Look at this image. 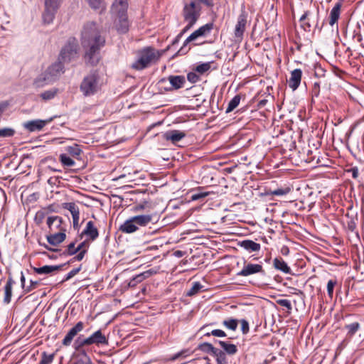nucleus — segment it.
Segmentation results:
<instances>
[{"instance_id":"obj_11","label":"nucleus","mask_w":364,"mask_h":364,"mask_svg":"<svg viewBox=\"0 0 364 364\" xmlns=\"http://www.w3.org/2000/svg\"><path fill=\"white\" fill-rule=\"evenodd\" d=\"M114 26L119 33H126L129 28V21L127 14H116V18L114 21Z\"/></svg>"},{"instance_id":"obj_58","label":"nucleus","mask_w":364,"mask_h":364,"mask_svg":"<svg viewBox=\"0 0 364 364\" xmlns=\"http://www.w3.org/2000/svg\"><path fill=\"white\" fill-rule=\"evenodd\" d=\"M40 285V282H38V281H31L30 282V285L29 286H27L26 287V289H24V292L25 293H28L34 289H36L37 287H38V286Z\"/></svg>"},{"instance_id":"obj_44","label":"nucleus","mask_w":364,"mask_h":364,"mask_svg":"<svg viewBox=\"0 0 364 364\" xmlns=\"http://www.w3.org/2000/svg\"><path fill=\"white\" fill-rule=\"evenodd\" d=\"M203 286L198 282H196L193 284L192 287L187 291L186 295L188 296H192L198 294Z\"/></svg>"},{"instance_id":"obj_57","label":"nucleus","mask_w":364,"mask_h":364,"mask_svg":"<svg viewBox=\"0 0 364 364\" xmlns=\"http://www.w3.org/2000/svg\"><path fill=\"white\" fill-rule=\"evenodd\" d=\"M277 303L279 305L287 308L288 310H291L292 309L291 301L288 299H277Z\"/></svg>"},{"instance_id":"obj_21","label":"nucleus","mask_w":364,"mask_h":364,"mask_svg":"<svg viewBox=\"0 0 364 364\" xmlns=\"http://www.w3.org/2000/svg\"><path fill=\"white\" fill-rule=\"evenodd\" d=\"M129 0H114L112 10L115 14H127Z\"/></svg>"},{"instance_id":"obj_2","label":"nucleus","mask_w":364,"mask_h":364,"mask_svg":"<svg viewBox=\"0 0 364 364\" xmlns=\"http://www.w3.org/2000/svg\"><path fill=\"white\" fill-rule=\"evenodd\" d=\"M161 215L157 212H151L146 214H139L130 217L122 224L119 230L127 234L134 233L139 230L140 228H145L156 225Z\"/></svg>"},{"instance_id":"obj_40","label":"nucleus","mask_w":364,"mask_h":364,"mask_svg":"<svg viewBox=\"0 0 364 364\" xmlns=\"http://www.w3.org/2000/svg\"><path fill=\"white\" fill-rule=\"evenodd\" d=\"M60 163L66 167H72L75 165V161L66 154H61L59 156Z\"/></svg>"},{"instance_id":"obj_55","label":"nucleus","mask_w":364,"mask_h":364,"mask_svg":"<svg viewBox=\"0 0 364 364\" xmlns=\"http://www.w3.org/2000/svg\"><path fill=\"white\" fill-rule=\"evenodd\" d=\"M81 356L82 357L78 359L77 364H92L90 358L85 351L82 352Z\"/></svg>"},{"instance_id":"obj_4","label":"nucleus","mask_w":364,"mask_h":364,"mask_svg":"<svg viewBox=\"0 0 364 364\" xmlns=\"http://www.w3.org/2000/svg\"><path fill=\"white\" fill-rule=\"evenodd\" d=\"M162 52L151 46L144 47L137 52V60L132 65V68L136 70H144L152 64L156 63Z\"/></svg>"},{"instance_id":"obj_15","label":"nucleus","mask_w":364,"mask_h":364,"mask_svg":"<svg viewBox=\"0 0 364 364\" xmlns=\"http://www.w3.org/2000/svg\"><path fill=\"white\" fill-rule=\"evenodd\" d=\"M85 327L84 323L82 321L77 322L65 335V338L62 341V344L65 346H69L74 337L80 331L83 330Z\"/></svg>"},{"instance_id":"obj_10","label":"nucleus","mask_w":364,"mask_h":364,"mask_svg":"<svg viewBox=\"0 0 364 364\" xmlns=\"http://www.w3.org/2000/svg\"><path fill=\"white\" fill-rule=\"evenodd\" d=\"M256 274L262 275L266 274L263 266L261 264L245 262L242 269L237 273V275L240 277H249Z\"/></svg>"},{"instance_id":"obj_29","label":"nucleus","mask_w":364,"mask_h":364,"mask_svg":"<svg viewBox=\"0 0 364 364\" xmlns=\"http://www.w3.org/2000/svg\"><path fill=\"white\" fill-rule=\"evenodd\" d=\"M65 151L73 157H75L77 159L80 154H82V151L78 144H73L72 146H68L65 148Z\"/></svg>"},{"instance_id":"obj_19","label":"nucleus","mask_w":364,"mask_h":364,"mask_svg":"<svg viewBox=\"0 0 364 364\" xmlns=\"http://www.w3.org/2000/svg\"><path fill=\"white\" fill-rule=\"evenodd\" d=\"M88 340L90 345L95 344L97 346H100L108 344V339L104 334H102L101 330L94 332L88 337Z\"/></svg>"},{"instance_id":"obj_24","label":"nucleus","mask_w":364,"mask_h":364,"mask_svg":"<svg viewBox=\"0 0 364 364\" xmlns=\"http://www.w3.org/2000/svg\"><path fill=\"white\" fill-rule=\"evenodd\" d=\"M240 246L247 251L248 252H259L261 249V245L251 240H244L240 242Z\"/></svg>"},{"instance_id":"obj_64","label":"nucleus","mask_w":364,"mask_h":364,"mask_svg":"<svg viewBox=\"0 0 364 364\" xmlns=\"http://www.w3.org/2000/svg\"><path fill=\"white\" fill-rule=\"evenodd\" d=\"M155 273H156V272L154 271L153 269H149V270L145 271L140 274L142 276V277L144 278V279H146V278L149 277L150 276H151L153 274H155Z\"/></svg>"},{"instance_id":"obj_31","label":"nucleus","mask_w":364,"mask_h":364,"mask_svg":"<svg viewBox=\"0 0 364 364\" xmlns=\"http://www.w3.org/2000/svg\"><path fill=\"white\" fill-rule=\"evenodd\" d=\"M63 208L68 210L72 217L80 215V210L78 206L73 202L65 203L63 204Z\"/></svg>"},{"instance_id":"obj_49","label":"nucleus","mask_w":364,"mask_h":364,"mask_svg":"<svg viewBox=\"0 0 364 364\" xmlns=\"http://www.w3.org/2000/svg\"><path fill=\"white\" fill-rule=\"evenodd\" d=\"M209 195L208 192L201 191L198 190L196 193H193L191 196L192 200L196 201L205 198Z\"/></svg>"},{"instance_id":"obj_3","label":"nucleus","mask_w":364,"mask_h":364,"mask_svg":"<svg viewBox=\"0 0 364 364\" xmlns=\"http://www.w3.org/2000/svg\"><path fill=\"white\" fill-rule=\"evenodd\" d=\"M182 16L187 25L183 28L177 38L181 37L186 32L191 29L200 18L202 6L196 0L183 1Z\"/></svg>"},{"instance_id":"obj_35","label":"nucleus","mask_w":364,"mask_h":364,"mask_svg":"<svg viewBox=\"0 0 364 364\" xmlns=\"http://www.w3.org/2000/svg\"><path fill=\"white\" fill-rule=\"evenodd\" d=\"M241 97L236 95L228 103L225 112L229 113L233 111L240 104Z\"/></svg>"},{"instance_id":"obj_26","label":"nucleus","mask_w":364,"mask_h":364,"mask_svg":"<svg viewBox=\"0 0 364 364\" xmlns=\"http://www.w3.org/2000/svg\"><path fill=\"white\" fill-rule=\"evenodd\" d=\"M66 238L65 232H58L47 236V240L51 245H58Z\"/></svg>"},{"instance_id":"obj_27","label":"nucleus","mask_w":364,"mask_h":364,"mask_svg":"<svg viewBox=\"0 0 364 364\" xmlns=\"http://www.w3.org/2000/svg\"><path fill=\"white\" fill-rule=\"evenodd\" d=\"M15 282L13 279L12 277H9L6 285L4 287V302L5 304H9L11 302L12 296V288Z\"/></svg>"},{"instance_id":"obj_43","label":"nucleus","mask_w":364,"mask_h":364,"mask_svg":"<svg viewBox=\"0 0 364 364\" xmlns=\"http://www.w3.org/2000/svg\"><path fill=\"white\" fill-rule=\"evenodd\" d=\"M291 191V188L289 186L278 188L272 191H271L270 194L273 196H285L289 193Z\"/></svg>"},{"instance_id":"obj_41","label":"nucleus","mask_w":364,"mask_h":364,"mask_svg":"<svg viewBox=\"0 0 364 364\" xmlns=\"http://www.w3.org/2000/svg\"><path fill=\"white\" fill-rule=\"evenodd\" d=\"M88 341V338H82L81 337H78L74 342V348L76 350H79L80 348L85 346H90V342Z\"/></svg>"},{"instance_id":"obj_16","label":"nucleus","mask_w":364,"mask_h":364,"mask_svg":"<svg viewBox=\"0 0 364 364\" xmlns=\"http://www.w3.org/2000/svg\"><path fill=\"white\" fill-rule=\"evenodd\" d=\"M301 77L302 71L301 69H294L291 72L290 77L287 82L289 87L292 90H296L299 87L301 83Z\"/></svg>"},{"instance_id":"obj_54","label":"nucleus","mask_w":364,"mask_h":364,"mask_svg":"<svg viewBox=\"0 0 364 364\" xmlns=\"http://www.w3.org/2000/svg\"><path fill=\"white\" fill-rule=\"evenodd\" d=\"M201 36L200 33H198V30H196L194 32H193L184 41L183 43V47L186 46L188 43H189L191 41H193L196 40L198 37H200Z\"/></svg>"},{"instance_id":"obj_8","label":"nucleus","mask_w":364,"mask_h":364,"mask_svg":"<svg viewBox=\"0 0 364 364\" xmlns=\"http://www.w3.org/2000/svg\"><path fill=\"white\" fill-rule=\"evenodd\" d=\"M319 20V9L318 7L316 8V14L310 10L306 11L301 16L299 21L301 22V28L306 31H310L313 25L318 26Z\"/></svg>"},{"instance_id":"obj_7","label":"nucleus","mask_w":364,"mask_h":364,"mask_svg":"<svg viewBox=\"0 0 364 364\" xmlns=\"http://www.w3.org/2000/svg\"><path fill=\"white\" fill-rule=\"evenodd\" d=\"M78 43L75 38H70L60 50L58 60L63 63L70 62L77 57Z\"/></svg>"},{"instance_id":"obj_37","label":"nucleus","mask_w":364,"mask_h":364,"mask_svg":"<svg viewBox=\"0 0 364 364\" xmlns=\"http://www.w3.org/2000/svg\"><path fill=\"white\" fill-rule=\"evenodd\" d=\"M212 63L213 62H207L199 64L194 68V71L200 75H203L210 70Z\"/></svg>"},{"instance_id":"obj_61","label":"nucleus","mask_w":364,"mask_h":364,"mask_svg":"<svg viewBox=\"0 0 364 364\" xmlns=\"http://www.w3.org/2000/svg\"><path fill=\"white\" fill-rule=\"evenodd\" d=\"M207 335H213L217 337H225L226 333L224 331L220 329H215L211 331L210 333H208Z\"/></svg>"},{"instance_id":"obj_60","label":"nucleus","mask_w":364,"mask_h":364,"mask_svg":"<svg viewBox=\"0 0 364 364\" xmlns=\"http://www.w3.org/2000/svg\"><path fill=\"white\" fill-rule=\"evenodd\" d=\"M81 269V267H79L77 268H75L72 269L70 272L68 273L65 278L64 279V281H68L72 277H73L75 275H76Z\"/></svg>"},{"instance_id":"obj_56","label":"nucleus","mask_w":364,"mask_h":364,"mask_svg":"<svg viewBox=\"0 0 364 364\" xmlns=\"http://www.w3.org/2000/svg\"><path fill=\"white\" fill-rule=\"evenodd\" d=\"M86 252H87V250H82V251H79V253L76 256H75L74 257L70 259V260H69L68 262V264L74 262L75 261H81V260H82V259L84 258Z\"/></svg>"},{"instance_id":"obj_36","label":"nucleus","mask_w":364,"mask_h":364,"mask_svg":"<svg viewBox=\"0 0 364 364\" xmlns=\"http://www.w3.org/2000/svg\"><path fill=\"white\" fill-rule=\"evenodd\" d=\"M48 210L45 208H42L39 210H38L35 215L34 217V222L38 225H40L46 218V217L48 215Z\"/></svg>"},{"instance_id":"obj_34","label":"nucleus","mask_w":364,"mask_h":364,"mask_svg":"<svg viewBox=\"0 0 364 364\" xmlns=\"http://www.w3.org/2000/svg\"><path fill=\"white\" fill-rule=\"evenodd\" d=\"M58 92L59 90L58 88L54 87L48 90L44 91L41 94L40 96L43 100L47 101L53 99L57 95Z\"/></svg>"},{"instance_id":"obj_42","label":"nucleus","mask_w":364,"mask_h":364,"mask_svg":"<svg viewBox=\"0 0 364 364\" xmlns=\"http://www.w3.org/2000/svg\"><path fill=\"white\" fill-rule=\"evenodd\" d=\"M347 330V334L349 336H353L360 328V324L358 322H353L345 326Z\"/></svg>"},{"instance_id":"obj_32","label":"nucleus","mask_w":364,"mask_h":364,"mask_svg":"<svg viewBox=\"0 0 364 364\" xmlns=\"http://www.w3.org/2000/svg\"><path fill=\"white\" fill-rule=\"evenodd\" d=\"M63 208L68 210L72 217L80 215V210L78 206L73 202L65 203L63 204Z\"/></svg>"},{"instance_id":"obj_20","label":"nucleus","mask_w":364,"mask_h":364,"mask_svg":"<svg viewBox=\"0 0 364 364\" xmlns=\"http://www.w3.org/2000/svg\"><path fill=\"white\" fill-rule=\"evenodd\" d=\"M52 119L48 120H31L28 122L25 127L30 132H36L41 130L48 122H51Z\"/></svg>"},{"instance_id":"obj_25","label":"nucleus","mask_w":364,"mask_h":364,"mask_svg":"<svg viewBox=\"0 0 364 364\" xmlns=\"http://www.w3.org/2000/svg\"><path fill=\"white\" fill-rule=\"evenodd\" d=\"M65 264L61 265H45L41 267H35L33 270L38 274H49L53 272L59 271Z\"/></svg>"},{"instance_id":"obj_9","label":"nucleus","mask_w":364,"mask_h":364,"mask_svg":"<svg viewBox=\"0 0 364 364\" xmlns=\"http://www.w3.org/2000/svg\"><path fill=\"white\" fill-rule=\"evenodd\" d=\"M248 14L245 8L241 9L234 29V36L236 38L242 40L246 30Z\"/></svg>"},{"instance_id":"obj_48","label":"nucleus","mask_w":364,"mask_h":364,"mask_svg":"<svg viewBox=\"0 0 364 364\" xmlns=\"http://www.w3.org/2000/svg\"><path fill=\"white\" fill-rule=\"evenodd\" d=\"M54 358V354H47L46 352L42 353L41 361L38 364H50Z\"/></svg>"},{"instance_id":"obj_38","label":"nucleus","mask_w":364,"mask_h":364,"mask_svg":"<svg viewBox=\"0 0 364 364\" xmlns=\"http://www.w3.org/2000/svg\"><path fill=\"white\" fill-rule=\"evenodd\" d=\"M213 355L216 358L217 364H228L226 355L224 351L217 348Z\"/></svg>"},{"instance_id":"obj_18","label":"nucleus","mask_w":364,"mask_h":364,"mask_svg":"<svg viewBox=\"0 0 364 364\" xmlns=\"http://www.w3.org/2000/svg\"><path fill=\"white\" fill-rule=\"evenodd\" d=\"M343 1V0H338L331 10L329 15V25L331 26H333L340 18Z\"/></svg>"},{"instance_id":"obj_30","label":"nucleus","mask_w":364,"mask_h":364,"mask_svg":"<svg viewBox=\"0 0 364 364\" xmlns=\"http://www.w3.org/2000/svg\"><path fill=\"white\" fill-rule=\"evenodd\" d=\"M63 208L68 210L72 217L80 215V210L78 206L73 202L65 203L63 204Z\"/></svg>"},{"instance_id":"obj_14","label":"nucleus","mask_w":364,"mask_h":364,"mask_svg":"<svg viewBox=\"0 0 364 364\" xmlns=\"http://www.w3.org/2000/svg\"><path fill=\"white\" fill-rule=\"evenodd\" d=\"M80 237L85 236L91 242L95 241L99 237V231L93 221H88L85 229L80 234Z\"/></svg>"},{"instance_id":"obj_46","label":"nucleus","mask_w":364,"mask_h":364,"mask_svg":"<svg viewBox=\"0 0 364 364\" xmlns=\"http://www.w3.org/2000/svg\"><path fill=\"white\" fill-rule=\"evenodd\" d=\"M77 252L78 251L77 250V247H75V242H73L67 246V248L64 250L62 255L71 256L75 255Z\"/></svg>"},{"instance_id":"obj_6","label":"nucleus","mask_w":364,"mask_h":364,"mask_svg":"<svg viewBox=\"0 0 364 364\" xmlns=\"http://www.w3.org/2000/svg\"><path fill=\"white\" fill-rule=\"evenodd\" d=\"M105 82L97 71L86 75L80 85V90L85 97L95 95L100 92Z\"/></svg>"},{"instance_id":"obj_52","label":"nucleus","mask_w":364,"mask_h":364,"mask_svg":"<svg viewBox=\"0 0 364 364\" xmlns=\"http://www.w3.org/2000/svg\"><path fill=\"white\" fill-rule=\"evenodd\" d=\"M15 131L11 128H4L0 129L1 137H10L14 136Z\"/></svg>"},{"instance_id":"obj_59","label":"nucleus","mask_w":364,"mask_h":364,"mask_svg":"<svg viewBox=\"0 0 364 364\" xmlns=\"http://www.w3.org/2000/svg\"><path fill=\"white\" fill-rule=\"evenodd\" d=\"M90 242H91L90 240H89L87 238L84 240L83 242H82L81 243H80L77 247V251H82V250H87L88 249L89 247V245H90Z\"/></svg>"},{"instance_id":"obj_17","label":"nucleus","mask_w":364,"mask_h":364,"mask_svg":"<svg viewBox=\"0 0 364 364\" xmlns=\"http://www.w3.org/2000/svg\"><path fill=\"white\" fill-rule=\"evenodd\" d=\"M186 134L180 130H169L163 134V137L166 141H171L173 144H176L186 137Z\"/></svg>"},{"instance_id":"obj_47","label":"nucleus","mask_w":364,"mask_h":364,"mask_svg":"<svg viewBox=\"0 0 364 364\" xmlns=\"http://www.w3.org/2000/svg\"><path fill=\"white\" fill-rule=\"evenodd\" d=\"M223 324L226 328H228L232 331H235L237 329L238 322H237V319L230 318V319L223 321Z\"/></svg>"},{"instance_id":"obj_1","label":"nucleus","mask_w":364,"mask_h":364,"mask_svg":"<svg viewBox=\"0 0 364 364\" xmlns=\"http://www.w3.org/2000/svg\"><path fill=\"white\" fill-rule=\"evenodd\" d=\"M105 39L94 22L87 23L82 32V46L85 50V60L86 63L96 65L100 60V50L105 46Z\"/></svg>"},{"instance_id":"obj_39","label":"nucleus","mask_w":364,"mask_h":364,"mask_svg":"<svg viewBox=\"0 0 364 364\" xmlns=\"http://www.w3.org/2000/svg\"><path fill=\"white\" fill-rule=\"evenodd\" d=\"M198 349L212 355L214 353H215V350H217L216 348H215L212 344L209 343H203L200 344L198 347Z\"/></svg>"},{"instance_id":"obj_28","label":"nucleus","mask_w":364,"mask_h":364,"mask_svg":"<svg viewBox=\"0 0 364 364\" xmlns=\"http://www.w3.org/2000/svg\"><path fill=\"white\" fill-rule=\"evenodd\" d=\"M218 343L224 350L225 354L227 353L228 355H232L236 354L237 352V347L235 344L223 341H218Z\"/></svg>"},{"instance_id":"obj_45","label":"nucleus","mask_w":364,"mask_h":364,"mask_svg":"<svg viewBox=\"0 0 364 364\" xmlns=\"http://www.w3.org/2000/svg\"><path fill=\"white\" fill-rule=\"evenodd\" d=\"M213 28V23H206V24L200 26L197 30L198 31V33H200V35L201 36H204L207 35L208 33H209Z\"/></svg>"},{"instance_id":"obj_22","label":"nucleus","mask_w":364,"mask_h":364,"mask_svg":"<svg viewBox=\"0 0 364 364\" xmlns=\"http://www.w3.org/2000/svg\"><path fill=\"white\" fill-rule=\"evenodd\" d=\"M168 80L171 85L169 90H178L183 87L186 83V78L183 75H170Z\"/></svg>"},{"instance_id":"obj_12","label":"nucleus","mask_w":364,"mask_h":364,"mask_svg":"<svg viewBox=\"0 0 364 364\" xmlns=\"http://www.w3.org/2000/svg\"><path fill=\"white\" fill-rule=\"evenodd\" d=\"M47 225L50 231L66 232V225L60 216H50L47 218Z\"/></svg>"},{"instance_id":"obj_33","label":"nucleus","mask_w":364,"mask_h":364,"mask_svg":"<svg viewBox=\"0 0 364 364\" xmlns=\"http://www.w3.org/2000/svg\"><path fill=\"white\" fill-rule=\"evenodd\" d=\"M63 208L68 210L72 217L80 215V210L78 206L73 202L65 203L63 204Z\"/></svg>"},{"instance_id":"obj_50","label":"nucleus","mask_w":364,"mask_h":364,"mask_svg":"<svg viewBox=\"0 0 364 364\" xmlns=\"http://www.w3.org/2000/svg\"><path fill=\"white\" fill-rule=\"evenodd\" d=\"M337 284L336 279H330L327 283V293L330 298L333 297V289L335 286Z\"/></svg>"},{"instance_id":"obj_5","label":"nucleus","mask_w":364,"mask_h":364,"mask_svg":"<svg viewBox=\"0 0 364 364\" xmlns=\"http://www.w3.org/2000/svg\"><path fill=\"white\" fill-rule=\"evenodd\" d=\"M64 73L63 63L58 60V62L50 65L43 73L38 75L33 81L36 87H42L53 83Z\"/></svg>"},{"instance_id":"obj_63","label":"nucleus","mask_w":364,"mask_h":364,"mask_svg":"<svg viewBox=\"0 0 364 364\" xmlns=\"http://www.w3.org/2000/svg\"><path fill=\"white\" fill-rule=\"evenodd\" d=\"M196 2H199L200 5L203 4L208 8H212L214 6L213 0H196Z\"/></svg>"},{"instance_id":"obj_13","label":"nucleus","mask_w":364,"mask_h":364,"mask_svg":"<svg viewBox=\"0 0 364 364\" xmlns=\"http://www.w3.org/2000/svg\"><path fill=\"white\" fill-rule=\"evenodd\" d=\"M58 4L51 2L50 0H45V11L43 14L44 23H50L55 16V13Z\"/></svg>"},{"instance_id":"obj_53","label":"nucleus","mask_w":364,"mask_h":364,"mask_svg":"<svg viewBox=\"0 0 364 364\" xmlns=\"http://www.w3.org/2000/svg\"><path fill=\"white\" fill-rule=\"evenodd\" d=\"M89 5L94 9H103L102 0H87Z\"/></svg>"},{"instance_id":"obj_51","label":"nucleus","mask_w":364,"mask_h":364,"mask_svg":"<svg viewBox=\"0 0 364 364\" xmlns=\"http://www.w3.org/2000/svg\"><path fill=\"white\" fill-rule=\"evenodd\" d=\"M187 80L191 83H196L200 80V77L196 72L194 71L187 74Z\"/></svg>"},{"instance_id":"obj_23","label":"nucleus","mask_w":364,"mask_h":364,"mask_svg":"<svg viewBox=\"0 0 364 364\" xmlns=\"http://www.w3.org/2000/svg\"><path fill=\"white\" fill-rule=\"evenodd\" d=\"M273 267L275 269L279 270L284 274H291V268L287 263L280 257H275L273 260Z\"/></svg>"},{"instance_id":"obj_62","label":"nucleus","mask_w":364,"mask_h":364,"mask_svg":"<svg viewBox=\"0 0 364 364\" xmlns=\"http://www.w3.org/2000/svg\"><path fill=\"white\" fill-rule=\"evenodd\" d=\"M241 330L244 334H246L249 332V323L247 321L242 319L241 320Z\"/></svg>"}]
</instances>
